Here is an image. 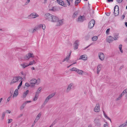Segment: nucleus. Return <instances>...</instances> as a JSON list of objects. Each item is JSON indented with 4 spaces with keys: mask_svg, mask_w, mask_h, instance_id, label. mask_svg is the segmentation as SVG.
Masks as SVG:
<instances>
[{
    "mask_svg": "<svg viewBox=\"0 0 127 127\" xmlns=\"http://www.w3.org/2000/svg\"><path fill=\"white\" fill-rule=\"evenodd\" d=\"M31 14H32V16H33V18H35L39 16L36 13H31Z\"/></svg>",
    "mask_w": 127,
    "mask_h": 127,
    "instance_id": "nucleus-22",
    "label": "nucleus"
},
{
    "mask_svg": "<svg viewBox=\"0 0 127 127\" xmlns=\"http://www.w3.org/2000/svg\"><path fill=\"white\" fill-rule=\"evenodd\" d=\"M95 24V21L93 19L90 21L89 23L88 28H89L91 29L94 26Z\"/></svg>",
    "mask_w": 127,
    "mask_h": 127,
    "instance_id": "nucleus-2",
    "label": "nucleus"
},
{
    "mask_svg": "<svg viewBox=\"0 0 127 127\" xmlns=\"http://www.w3.org/2000/svg\"><path fill=\"white\" fill-rule=\"evenodd\" d=\"M28 54L29 55V56L30 58H33L34 57L33 54L32 53H29Z\"/></svg>",
    "mask_w": 127,
    "mask_h": 127,
    "instance_id": "nucleus-28",
    "label": "nucleus"
},
{
    "mask_svg": "<svg viewBox=\"0 0 127 127\" xmlns=\"http://www.w3.org/2000/svg\"><path fill=\"white\" fill-rule=\"evenodd\" d=\"M114 14L115 16H117L119 14V7L118 5H116L114 8Z\"/></svg>",
    "mask_w": 127,
    "mask_h": 127,
    "instance_id": "nucleus-1",
    "label": "nucleus"
},
{
    "mask_svg": "<svg viewBox=\"0 0 127 127\" xmlns=\"http://www.w3.org/2000/svg\"><path fill=\"white\" fill-rule=\"evenodd\" d=\"M72 85H73V83H71L68 85L66 90L67 92H68L71 89V87Z\"/></svg>",
    "mask_w": 127,
    "mask_h": 127,
    "instance_id": "nucleus-17",
    "label": "nucleus"
},
{
    "mask_svg": "<svg viewBox=\"0 0 127 127\" xmlns=\"http://www.w3.org/2000/svg\"><path fill=\"white\" fill-rule=\"evenodd\" d=\"M30 58L29 56V55H28V54H27L26 56H24L23 57H21L20 58V59L22 60H28Z\"/></svg>",
    "mask_w": 127,
    "mask_h": 127,
    "instance_id": "nucleus-14",
    "label": "nucleus"
},
{
    "mask_svg": "<svg viewBox=\"0 0 127 127\" xmlns=\"http://www.w3.org/2000/svg\"><path fill=\"white\" fill-rule=\"evenodd\" d=\"M118 34H115L114 36V37L113 38L114 40H116L118 38Z\"/></svg>",
    "mask_w": 127,
    "mask_h": 127,
    "instance_id": "nucleus-23",
    "label": "nucleus"
},
{
    "mask_svg": "<svg viewBox=\"0 0 127 127\" xmlns=\"http://www.w3.org/2000/svg\"><path fill=\"white\" fill-rule=\"evenodd\" d=\"M41 114L40 113H39L36 117L40 118L41 116Z\"/></svg>",
    "mask_w": 127,
    "mask_h": 127,
    "instance_id": "nucleus-48",
    "label": "nucleus"
},
{
    "mask_svg": "<svg viewBox=\"0 0 127 127\" xmlns=\"http://www.w3.org/2000/svg\"><path fill=\"white\" fill-rule=\"evenodd\" d=\"M105 118H107L108 119L110 120V121L111 122V119L109 118L108 116H107Z\"/></svg>",
    "mask_w": 127,
    "mask_h": 127,
    "instance_id": "nucleus-62",
    "label": "nucleus"
},
{
    "mask_svg": "<svg viewBox=\"0 0 127 127\" xmlns=\"http://www.w3.org/2000/svg\"><path fill=\"white\" fill-rule=\"evenodd\" d=\"M13 88L12 87L10 89V94L11 96L12 95V94L13 93Z\"/></svg>",
    "mask_w": 127,
    "mask_h": 127,
    "instance_id": "nucleus-31",
    "label": "nucleus"
},
{
    "mask_svg": "<svg viewBox=\"0 0 127 127\" xmlns=\"http://www.w3.org/2000/svg\"><path fill=\"white\" fill-rule=\"evenodd\" d=\"M11 96H11V95H10V96L8 98L7 100V101L8 102L9 101L10 98H11Z\"/></svg>",
    "mask_w": 127,
    "mask_h": 127,
    "instance_id": "nucleus-55",
    "label": "nucleus"
},
{
    "mask_svg": "<svg viewBox=\"0 0 127 127\" xmlns=\"http://www.w3.org/2000/svg\"><path fill=\"white\" fill-rule=\"evenodd\" d=\"M98 57L99 59L101 61H103L104 60V55L103 53L101 52L98 55Z\"/></svg>",
    "mask_w": 127,
    "mask_h": 127,
    "instance_id": "nucleus-11",
    "label": "nucleus"
},
{
    "mask_svg": "<svg viewBox=\"0 0 127 127\" xmlns=\"http://www.w3.org/2000/svg\"><path fill=\"white\" fill-rule=\"evenodd\" d=\"M12 120L11 119H8V123H9L11 122L12 121Z\"/></svg>",
    "mask_w": 127,
    "mask_h": 127,
    "instance_id": "nucleus-56",
    "label": "nucleus"
},
{
    "mask_svg": "<svg viewBox=\"0 0 127 127\" xmlns=\"http://www.w3.org/2000/svg\"><path fill=\"white\" fill-rule=\"evenodd\" d=\"M30 0H27V1L25 4V5L27 4L30 2Z\"/></svg>",
    "mask_w": 127,
    "mask_h": 127,
    "instance_id": "nucleus-54",
    "label": "nucleus"
},
{
    "mask_svg": "<svg viewBox=\"0 0 127 127\" xmlns=\"http://www.w3.org/2000/svg\"><path fill=\"white\" fill-rule=\"evenodd\" d=\"M69 57L68 56H67L66 57L64 58L63 61V62H64V61H65L66 60V61H67L69 59Z\"/></svg>",
    "mask_w": 127,
    "mask_h": 127,
    "instance_id": "nucleus-37",
    "label": "nucleus"
},
{
    "mask_svg": "<svg viewBox=\"0 0 127 127\" xmlns=\"http://www.w3.org/2000/svg\"><path fill=\"white\" fill-rule=\"evenodd\" d=\"M52 15L50 13L45 14L44 15L45 18L46 20L49 21L51 20Z\"/></svg>",
    "mask_w": 127,
    "mask_h": 127,
    "instance_id": "nucleus-4",
    "label": "nucleus"
},
{
    "mask_svg": "<svg viewBox=\"0 0 127 127\" xmlns=\"http://www.w3.org/2000/svg\"><path fill=\"white\" fill-rule=\"evenodd\" d=\"M86 55H84L81 56L79 58V60H87V57H86Z\"/></svg>",
    "mask_w": 127,
    "mask_h": 127,
    "instance_id": "nucleus-16",
    "label": "nucleus"
},
{
    "mask_svg": "<svg viewBox=\"0 0 127 127\" xmlns=\"http://www.w3.org/2000/svg\"><path fill=\"white\" fill-rule=\"evenodd\" d=\"M37 31L35 28H34V29L33 30V31H32L31 32L32 33H33L34 32Z\"/></svg>",
    "mask_w": 127,
    "mask_h": 127,
    "instance_id": "nucleus-51",
    "label": "nucleus"
},
{
    "mask_svg": "<svg viewBox=\"0 0 127 127\" xmlns=\"http://www.w3.org/2000/svg\"><path fill=\"white\" fill-rule=\"evenodd\" d=\"M57 120H55L52 123L51 125L50 126L51 127H52L56 123H57Z\"/></svg>",
    "mask_w": 127,
    "mask_h": 127,
    "instance_id": "nucleus-38",
    "label": "nucleus"
},
{
    "mask_svg": "<svg viewBox=\"0 0 127 127\" xmlns=\"http://www.w3.org/2000/svg\"><path fill=\"white\" fill-rule=\"evenodd\" d=\"M63 19L62 20H60L58 21H59V24H57V26H59L60 25H62V24L63 22Z\"/></svg>",
    "mask_w": 127,
    "mask_h": 127,
    "instance_id": "nucleus-25",
    "label": "nucleus"
},
{
    "mask_svg": "<svg viewBox=\"0 0 127 127\" xmlns=\"http://www.w3.org/2000/svg\"><path fill=\"white\" fill-rule=\"evenodd\" d=\"M107 41L109 42L110 43L112 42L114 40L113 37L111 36H110L106 38Z\"/></svg>",
    "mask_w": 127,
    "mask_h": 127,
    "instance_id": "nucleus-9",
    "label": "nucleus"
},
{
    "mask_svg": "<svg viewBox=\"0 0 127 127\" xmlns=\"http://www.w3.org/2000/svg\"><path fill=\"white\" fill-rule=\"evenodd\" d=\"M43 30H45V25H42V27Z\"/></svg>",
    "mask_w": 127,
    "mask_h": 127,
    "instance_id": "nucleus-57",
    "label": "nucleus"
},
{
    "mask_svg": "<svg viewBox=\"0 0 127 127\" xmlns=\"http://www.w3.org/2000/svg\"><path fill=\"white\" fill-rule=\"evenodd\" d=\"M78 40H76L75 42L74 43V49L76 50L78 49V47L79 45L78 44Z\"/></svg>",
    "mask_w": 127,
    "mask_h": 127,
    "instance_id": "nucleus-13",
    "label": "nucleus"
},
{
    "mask_svg": "<svg viewBox=\"0 0 127 127\" xmlns=\"http://www.w3.org/2000/svg\"><path fill=\"white\" fill-rule=\"evenodd\" d=\"M37 80L35 79H33L30 81V83L32 85H31V87L32 88L33 87L35 84L36 83Z\"/></svg>",
    "mask_w": 127,
    "mask_h": 127,
    "instance_id": "nucleus-3",
    "label": "nucleus"
},
{
    "mask_svg": "<svg viewBox=\"0 0 127 127\" xmlns=\"http://www.w3.org/2000/svg\"><path fill=\"white\" fill-rule=\"evenodd\" d=\"M90 37V35L89 34H88L85 36V39L86 40H89Z\"/></svg>",
    "mask_w": 127,
    "mask_h": 127,
    "instance_id": "nucleus-24",
    "label": "nucleus"
},
{
    "mask_svg": "<svg viewBox=\"0 0 127 127\" xmlns=\"http://www.w3.org/2000/svg\"><path fill=\"white\" fill-rule=\"evenodd\" d=\"M29 92L28 90H27L26 92H25L23 94V97L24 98H25L27 94L29 93Z\"/></svg>",
    "mask_w": 127,
    "mask_h": 127,
    "instance_id": "nucleus-21",
    "label": "nucleus"
},
{
    "mask_svg": "<svg viewBox=\"0 0 127 127\" xmlns=\"http://www.w3.org/2000/svg\"><path fill=\"white\" fill-rule=\"evenodd\" d=\"M19 80V78L18 76L14 77L13 79L11 81L10 84L11 85L12 84L15 83L17 82Z\"/></svg>",
    "mask_w": 127,
    "mask_h": 127,
    "instance_id": "nucleus-5",
    "label": "nucleus"
},
{
    "mask_svg": "<svg viewBox=\"0 0 127 127\" xmlns=\"http://www.w3.org/2000/svg\"><path fill=\"white\" fill-rule=\"evenodd\" d=\"M94 111L96 112H98L100 111L99 104V103H97L94 109Z\"/></svg>",
    "mask_w": 127,
    "mask_h": 127,
    "instance_id": "nucleus-8",
    "label": "nucleus"
},
{
    "mask_svg": "<svg viewBox=\"0 0 127 127\" xmlns=\"http://www.w3.org/2000/svg\"><path fill=\"white\" fill-rule=\"evenodd\" d=\"M39 95L37 94H35V95L34 97V98L33 100L34 101H35L37 100V99L38 98Z\"/></svg>",
    "mask_w": 127,
    "mask_h": 127,
    "instance_id": "nucleus-26",
    "label": "nucleus"
},
{
    "mask_svg": "<svg viewBox=\"0 0 127 127\" xmlns=\"http://www.w3.org/2000/svg\"><path fill=\"white\" fill-rule=\"evenodd\" d=\"M121 97H120V96H119L116 99V100L117 101L120 100Z\"/></svg>",
    "mask_w": 127,
    "mask_h": 127,
    "instance_id": "nucleus-53",
    "label": "nucleus"
},
{
    "mask_svg": "<svg viewBox=\"0 0 127 127\" xmlns=\"http://www.w3.org/2000/svg\"><path fill=\"white\" fill-rule=\"evenodd\" d=\"M102 67V66L101 64H100L98 65L97 68V69H99V70H101V68Z\"/></svg>",
    "mask_w": 127,
    "mask_h": 127,
    "instance_id": "nucleus-34",
    "label": "nucleus"
},
{
    "mask_svg": "<svg viewBox=\"0 0 127 127\" xmlns=\"http://www.w3.org/2000/svg\"><path fill=\"white\" fill-rule=\"evenodd\" d=\"M37 83L38 84H39V83H40V78H38L37 79Z\"/></svg>",
    "mask_w": 127,
    "mask_h": 127,
    "instance_id": "nucleus-63",
    "label": "nucleus"
},
{
    "mask_svg": "<svg viewBox=\"0 0 127 127\" xmlns=\"http://www.w3.org/2000/svg\"><path fill=\"white\" fill-rule=\"evenodd\" d=\"M105 14H106V15L107 16H109L110 15V13H109V12H107V13H105Z\"/></svg>",
    "mask_w": 127,
    "mask_h": 127,
    "instance_id": "nucleus-64",
    "label": "nucleus"
},
{
    "mask_svg": "<svg viewBox=\"0 0 127 127\" xmlns=\"http://www.w3.org/2000/svg\"><path fill=\"white\" fill-rule=\"evenodd\" d=\"M23 115V114H20V115H19V116H18L17 117V118H20V117H22V116Z\"/></svg>",
    "mask_w": 127,
    "mask_h": 127,
    "instance_id": "nucleus-58",
    "label": "nucleus"
},
{
    "mask_svg": "<svg viewBox=\"0 0 127 127\" xmlns=\"http://www.w3.org/2000/svg\"><path fill=\"white\" fill-rule=\"evenodd\" d=\"M124 94L127 93V90L126 89L124 90L122 92Z\"/></svg>",
    "mask_w": 127,
    "mask_h": 127,
    "instance_id": "nucleus-59",
    "label": "nucleus"
},
{
    "mask_svg": "<svg viewBox=\"0 0 127 127\" xmlns=\"http://www.w3.org/2000/svg\"><path fill=\"white\" fill-rule=\"evenodd\" d=\"M26 103L25 102L23 103L22 106H21L20 107V109L21 110H22L24 109L25 106L26 105Z\"/></svg>",
    "mask_w": 127,
    "mask_h": 127,
    "instance_id": "nucleus-32",
    "label": "nucleus"
},
{
    "mask_svg": "<svg viewBox=\"0 0 127 127\" xmlns=\"http://www.w3.org/2000/svg\"><path fill=\"white\" fill-rule=\"evenodd\" d=\"M32 14H31L30 15L28 16V18L29 19L33 18V16H32Z\"/></svg>",
    "mask_w": 127,
    "mask_h": 127,
    "instance_id": "nucleus-40",
    "label": "nucleus"
},
{
    "mask_svg": "<svg viewBox=\"0 0 127 127\" xmlns=\"http://www.w3.org/2000/svg\"><path fill=\"white\" fill-rule=\"evenodd\" d=\"M122 45L121 44L119 46V49L120 52L121 53H122L123 52V50H122Z\"/></svg>",
    "mask_w": 127,
    "mask_h": 127,
    "instance_id": "nucleus-35",
    "label": "nucleus"
},
{
    "mask_svg": "<svg viewBox=\"0 0 127 127\" xmlns=\"http://www.w3.org/2000/svg\"><path fill=\"white\" fill-rule=\"evenodd\" d=\"M46 103L44 102L42 105L41 106V108H42L45 105Z\"/></svg>",
    "mask_w": 127,
    "mask_h": 127,
    "instance_id": "nucleus-52",
    "label": "nucleus"
},
{
    "mask_svg": "<svg viewBox=\"0 0 127 127\" xmlns=\"http://www.w3.org/2000/svg\"><path fill=\"white\" fill-rule=\"evenodd\" d=\"M61 4H62V5H61V6H64L65 7H66L67 6L66 4L64 3V1H62L61 2Z\"/></svg>",
    "mask_w": 127,
    "mask_h": 127,
    "instance_id": "nucleus-36",
    "label": "nucleus"
},
{
    "mask_svg": "<svg viewBox=\"0 0 127 127\" xmlns=\"http://www.w3.org/2000/svg\"><path fill=\"white\" fill-rule=\"evenodd\" d=\"M81 0H76L75 2V5L76 6L77 5L78 3L80 2Z\"/></svg>",
    "mask_w": 127,
    "mask_h": 127,
    "instance_id": "nucleus-29",
    "label": "nucleus"
},
{
    "mask_svg": "<svg viewBox=\"0 0 127 127\" xmlns=\"http://www.w3.org/2000/svg\"><path fill=\"white\" fill-rule=\"evenodd\" d=\"M116 1L118 3H121L123 1V0H116Z\"/></svg>",
    "mask_w": 127,
    "mask_h": 127,
    "instance_id": "nucleus-50",
    "label": "nucleus"
},
{
    "mask_svg": "<svg viewBox=\"0 0 127 127\" xmlns=\"http://www.w3.org/2000/svg\"><path fill=\"white\" fill-rule=\"evenodd\" d=\"M98 38L96 36H94L92 38V40L93 41H96Z\"/></svg>",
    "mask_w": 127,
    "mask_h": 127,
    "instance_id": "nucleus-27",
    "label": "nucleus"
},
{
    "mask_svg": "<svg viewBox=\"0 0 127 127\" xmlns=\"http://www.w3.org/2000/svg\"><path fill=\"white\" fill-rule=\"evenodd\" d=\"M123 124H124V125L125 127H126V126H127V120L126 122Z\"/></svg>",
    "mask_w": 127,
    "mask_h": 127,
    "instance_id": "nucleus-47",
    "label": "nucleus"
},
{
    "mask_svg": "<svg viewBox=\"0 0 127 127\" xmlns=\"http://www.w3.org/2000/svg\"><path fill=\"white\" fill-rule=\"evenodd\" d=\"M5 115V114L4 112L3 113L1 117V118L2 120H3L4 118Z\"/></svg>",
    "mask_w": 127,
    "mask_h": 127,
    "instance_id": "nucleus-42",
    "label": "nucleus"
},
{
    "mask_svg": "<svg viewBox=\"0 0 127 127\" xmlns=\"http://www.w3.org/2000/svg\"><path fill=\"white\" fill-rule=\"evenodd\" d=\"M110 29L108 28L107 29L106 31V33L107 34H108L109 33L110 31Z\"/></svg>",
    "mask_w": 127,
    "mask_h": 127,
    "instance_id": "nucleus-44",
    "label": "nucleus"
},
{
    "mask_svg": "<svg viewBox=\"0 0 127 127\" xmlns=\"http://www.w3.org/2000/svg\"><path fill=\"white\" fill-rule=\"evenodd\" d=\"M21 65L22 67L23 68H25L26 67L29 66V64L26 63H25L23 64H21Z\"/></svg>",
    "mask_w": 127,
    "mask_h": 127,
    "instance_id": "nucleus-15",
    "label": "nucleus"
},
{
    "mask_svg": "<svg viewBox=\"0 0 127 127\" xmlns=\"http://www.w3.org/2000/svg\"><path fill=\"white\" fill-rule=\"evenodd\" d=\"M39 119V118H38V117H36L34 121V123H35L36 122H37Z\"/></svg>",
    "mask_w": 127,
    "mask_h": 127,
    "instance_id": "nucleus-45",
    "label": "nucleus"
},
{
    "mask_svg": "<svg viewBox=\"0 0 127 127\" xmlns=\"http://www.w3.org/2000/svg\"><path fill=\"white\" fill-rule=\"evenodd\" d=\"M94 122L97 126L100 127V126L101 124L99 119H95L94 120Z\"/></svg>",
    "mask_w": 127,
    "mask_h": 127,
    "instance_id": "nucleus-12",
    "label": "nucleus"
},
{
    "mask_svg": "<svg viewBox=\"0 0 127 127\" xmlns=\"http://www.w3.org/2000/svg\"><path fill=\"white\" fill-rule=\"evenodd\" d=\"M51 19V21L53 22H58L59 21V18L57 17L52 15Z\"/></svg>",
    "mask_w": 127,
    "mask_h": 127,
    "instance_id": "nucleus-7",
    "label": "nucleus"
},
{
    "mask_svg": "<svg viewBox=\"0 0 127 127\" xmlns=\"http://www.w3.org/2000/svg\"><path fill=\"white\" fill-rule=\"evenodd\" d=\"M55 95L54 94H52L50 95L45 99L44 102L46 104L48 102L49 100L53 97Z\"/></svg>",
    "mask_w": 127,
    "mask_h": 127,
    "instance_id": "nucleus-6",
    "label": "nucleus"
},
{
    "mask_svg": "<svg viewBox=\"0 0 127 127\" xmlns=\"http://www.w3.org/2000/svg\"><path fill=\"white\" fill-rule=\"evenodd\" d=\"M85 18V17L84 16H80L79 17L78 19L79 21L83 22Z\"/></svg>",
    "mask_w": 127,
    "mask_h": 127,
    "instance_id": "nucleus-19",
    "label": "nucleus"
},
{
    "mask_svg": "<svg viewBox=\"0 0 127 127\" xmlns=\"http://www.w3.org/2000/svg\"><path fill=\"white\" fill-rule=\"evenodd\" d=\"M79 12L80 11L79 10L75 11L72 16V18H75L77 17V16L78 15Z\"/></svg>",
    "mask_w": 127,
    "mask_h": 127,
    "instance_id": "nucleus-10",
    "label": "nucleus"
},
{
    "mask_svg": "<svg viewBox=\"0 0 127 127\" xmlns=\"http://www.w3.org/2000/svg\"><path fill=\"white\" fill-rule=\"evenodd\" d=\"M75 71L80 74H83V73H85V72H83V71L80 70L78 69H77V70H75Z\"/></svg>",
    "mask_w": 127,
    "mask_h": 127,
    "instance_id": "nucleus-20",
    "label": "nucleus"
},
{
    "mask_svg": "<svg viewBox=\"0 0 127 127\" xmlns=\"http://www.w3.org/2000/svg\"><path fill=\"white\" fill-rule=\"evenodd\" d=\"M22 82L23 81H21L20 83L18 86L17 89H19L20 88V87H21L22 84Z\"/></svg>",
    "mask_w": 127,
    "mask_h": 127,
    "instance_id": "nucleus-33",
    "label": "nucleus"
},
{
    "mask_svg": "<svg viewBox=\"0 0 127 127\" xmlns=\"http://www.w3.org/2000/svg\"><path fill=\"white\" fill-rule=\"evenodd\" d=\"M36 62L34 60H33L32 61H31L30 62L29 64V66L30 65H33V64H35Z\"/></svg>",
    "mask_w": 127,
    "mask_h": 127,
    "instance_id": "nucleus-30",
    "label": "nucleus"
},
{
    "mask_svg": "<svg viewBox=\"0 0 127 127\" xmlns=\"http://www.w3.org/2000/svg\"><path fill=\"white\" fill-rule=\"evenodd\" d=\"M103 114L104 115L105 117L106 116H107V115L106 114H105V112H104V111L103 110Z\"/></svg>",
    "mask_w": 127,
    "mask_h": 127,
    "instance_id": "nucleus-60",
    "label": "nucleus"
},
{
    "mask_svg": "<svg viewBox=\"0 0 127 127\" xmlns=\"http://www.w3.org/2000/svg\"><path fill=\"white\" fill-rule=\"evenodd\" d=\"M41 91H39L38 90H37L35 94H37L38 95H39V94L40 93Z\"/></svg>",
    "mask_w": 127,
    "mask_h": 127,
    "instance_id": "nucleus-49",
    "label": "nucleus"
},
{
    "mask_svg": "<svg viewBox=\"0 0 127 127\" xmlns=\"http://www.w3.org/2000/svg\"><path fill=\"white\" fill-rule=\"evenodd\" d=\"M18 94V89H16L15 90L13 96V97H16Z\"/></svg>",
    "mask_w": 127,
    "mask_h": 127,
    "instance_id": "nucleus-18",
    "label": "nucleus"
},
{
    "mask_svg": "<svg viewBox=\"0 0 127 127\" xmlns=\"http://www.w3.org/2000/svg\"><path fill=\"white\" fill-rule=\"evenodd\" d=\"M77 68L75 67H73L72 68L70 69V70L71 71H75L76 70H77Z\"/></svg>",
    "mask_w": 127,
    "mask_h": 127,
    "instance_id": "nucleus-41",
    "label": "nucleus"
},
{
    "mask_svg": "<svg viewBox=\"0 0 127 127\" xmlns=\"http://www.w3.org/2000/svg\"><path fill=\"white\" fill-rule=\"evenodd\" d=\"M25 85L28 87H29L30 86L31 87L30 85L28 83H25Z\"/></svg>",
    "mask_w": 127,
    "mask_h": 127,
    "instance_id": "nucleus-43",
    "label": "nucleus"
},
{
    "mask_svg": "<svg viewBox=\"0 0 127 127\" xmlns=\"http://www.w3.org/2000/svg\"><path fill=\"white\" fill-rule=\"evenodd\" d=\"M105 118H107L108 119L110 120V121L111 122V119L109 118L108 116H107Z\"/></svg>",
    "mask_w": 127,
    "mask_h": 127,
    "instance_id": "nucleus-61",
    "label": "nucleus"
},
{
    "mask_svg": "<svg viewBox=\"0 0 127 127\" xmlns=\"http://www.w3.org/2000/svg\"><path fill=\"white\" fill-rule=\"evenodd\" d=\"M37 27L39 29L41 28H42V24H40L37 26Z\"/></svg>",
    "mask_w": 127,
    "mask_h": 127,
    "instance_id": "nucleus-46",
    "label": "nucleus"
},
{
    "mask_svg": "<svg viewBox=\"0 0 127 127\" xmlns=\"http://www.w3.org/2000/svg\"><path fill=\"white\" fill-rule=\"evenodd\" d=\"M62 1V0H57V2L59 4L61 5H62V4H61V1Z\"/></svg>",
    "mask_w": 127,
    "mask_h": 127,
    "instance_id": "nucleus-39",
    "label": "nucleus"
}]
</instances>
